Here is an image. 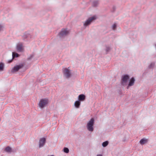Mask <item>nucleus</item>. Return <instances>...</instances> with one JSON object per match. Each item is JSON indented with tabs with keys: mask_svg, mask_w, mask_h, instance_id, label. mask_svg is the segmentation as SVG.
I'll return each instance as SVG.
<instances>
[{
	"mask_svg": "<svg viewBox=\"0 0 156 156\" xmlns=\"http://www.w3.org/2000/svg\"><path fill=\"white\" fill-rule=\"evenodd\" d=\"M94 119L93 118H91L90 121L87 123V127L88 130L90 131H92L93 130V125L94 124Z\"/></svg>",
	"mask_w": 156,
	"mask_h": 156,
	"instance_id": "f257e3e1",
	"label": "nucleus"
},
{
	"mask_svg": "<svg viewBox=\"0 0 156 156\" xmlns=\"http://www.w3.org/2000/svg\"><path fill=\"white\" fill-rule=\"evenodd\" d=\"M48 103V100L47 99H42L40 101L38 105L40 108H43Z\"/></svg>",
	"mask_w": 156,
	"mask_h": 156,
	"instance_id": "f03ea898",
	"label": "nucleus"
},
{
	"mask_svg": "<svg viewBox=\"0 0 156 156\" xmlns=\"http://www.w3.org/2000/svg\"><path fill=\"white\" fill-rule=\"evenodd\" d=\"M96 19V17L95 16L89 18L84 23V26H86L89 25L93 20H95Z\"/></svg>",
	"mask_w": 156,
	"mask_h": 156,
	"instance_id": "7ed1b4c3",
	"label": "nucleus"
},
{
	"mask_svg": "<svg viewBox=\"0 0 156 156\" xmlns=\"http://www.w3.org/2000/svg\"><path fill=\"white\" fill-rule=\"evenodd\" d=\"M23 65L22 64L16 66L13 68L11 70V71L12 73H14L15 72L18 71L20 69L23 68Z\"/></svg>",
	"mask_w": 156,
	"mask_h": 156,
	"instance_id": "20e7f679",
	"label": "nucleus"
},
{
	"mask_svg": "<svg viewBox=\"0 0 156 156\" xmlns=\"http://www.w3.org/2000/svg\"><path fill=\"white\" fill-rule=\"evenodd\" d=\"M64 75L67 78H69L71 76V73L69 70L65 68L63 71Z\"/></svg>",
	"mask_w": 156,
	"mask_h": 156,
	"instance_id": "39448f33",
	"label": "nucleus"
},
{
	"mask_svg": "<svg viewBox=\"0 0 156 156\" xmlns=\"http://www.w3.org/2000/svg\"><path fill=\"white\" fill-rule=\"evenodd\" d=\"M129 77L128 75H125L122 78V83L123 85L125 84L129 79Z\"/></svg>",
	"mask_w": 156,
	"mask_h": 156,
	"instance_id": "423d86ee",
	"label": "nucleus"
},
{
	"mask_svg": "<svg viewBox=\"0 0 156 156\" xmlns=\"http://www.w3.org/2000/svg\"><path fill=\"white\" fill-rule=\"evenodd\" d=\"M17 51L19 52H22L23 51V48L21 43L17 44L16 47Z\"/></svg>",
	"mask_w": 156,
	"mask_h": 156,
	"instance_id": "0eeeda50",
	"label": "nucleus"
},
{
	"mask_svg": "<svg viewBox=\"0 0 156 156\" xmlns=\"http://www.w3.org/2000/svg\"><path fill=\"white\" fill-rule=\"evenodd\" d=\"M69 32V31L63 29L62 31L59 33V35L60 37H62L66 35Z\"/></svg>",
	"mask_w": 156,
	"mask_h": 156,
	"instance_id": "6e6552de",
	"label": "nucleus"
},
{
	"mask_svg": "<svg viewBox=\"0 0 156 156\" xmlns=\"http://www.w3.org/2000/svg\"><path fill=\"white\" fill-rule=\"evenodd\" d=\"M46 139L44 138H41L39 140V147H42L45 142Z\"/></svg>",
	"mask_w": 156,
	"mask_h": 156,
	"instance_id": "1a4fd4ad",
	"label": "nucleus"
},
{
	"mask_svg": "<svg viewBox=\"0 0 156 156\" xmlns=\"http://www.w3.org/2000/svg\"><path fill=\"white\" fill-rule=\"evenodd\" d=\"M85 99V96L83 94L80 95L78 96V100L79 101H83Z\"/></svg>",
	"mask_w": 156,
	"mask_h": 156,
	"instance_id": "9d476101",
	"label": "nucleus"
},
{
	"mask_svg": "<svg viewBox=\"0 0 156 156\" xmlns=\"http://www.w3.org/2000/svg\"><path fill=\"white\" fill-rule=\"evenodd\" d=\"M147 140L145 138H143L140 141V144L141 145H143L147 142Z\"/></svg>",
	"mask_w": 156,
	"mask_h": 156,
	"instance_id": "9b49d317",
	"label": "nucleus"
},
{
	"mask_svg": "<svg viewBox=\"0 0 156 156\" xmlns=\"http://www.w3.org/2000/svg\"><path fill=\"white\" fill-rule=\"evenodd\" d=\"M134 81H135V80H134V78L132 77L129 81L128 86H133L134 84Z\"/></svg>",
	"mask_w": 156,
	"mask_h": 156,
	"instance_id": "f8f14e48",
	"label": "nucleus"
},
{
	"mask_svg": "<svg viewBox=\"0 0 156 156\" xmlns=\"http://www.w3.org/2000/svg\"><path fill=\"white\" fill-rule=\"evenodd\" d=\"M74 105L76 108H79L80 105V102L79 101H77L75 102Z\"/></svg>",
	"mask_w": 156,
	"mask_h": 156,
	"instance_id": "ddd939ff",
	"label": "nucleus"
},
{
	"mask_svg": "<svg viewBox=\"0 0 156 156\" xmlns=\"http://www.w3.org/2000/svg\"><path fill=\"white\" fill-rule=\"evenodd\" d=\"M5 151L7 152H10L12 151V149L10 147H7L5 148Z\"/></svg>",
	"mask_w": 156,
	"mask_h": 156,
	"instance_id": "4468645a",
	"label": "nucleus"
},
{
	"mask_svg": "<svg viewBox=\"0 0 156 156\" xmlns=\"http://www.w3.org/2000/svg\"><path fill=\"white\" fill-rule=\"evenodd\" d=\"M12 56L13 58H14L15 57H17L19 56V55L17 53H16L15 52H13L12 53Z\"/></svg>",
	"mask_w": 156,
	"mask_h": 156,
	"instance_id": "2eb2a0df",
	"label": "nucleus"
},
{
	"mask_svg": "<svg viewBox=\"0 0 156 156\" xmlns=\"http://www.w3.org/2000/svg\"><path fill=\"white\" fill-rule=\"evenodd\" d=\"M4 67V64L2 62L0 63V71H2L3 70Z\"/></svg>",
	"mask_w": 156,
	"mask_h": 156,
	"instance_id": "dca6fc26",
	"label": "nucleus"
},
{
	"mask_svg": "<svg viewBox=\"0 0 156 156\" xmlns=\"http://www.w3.org/2000/svg\"><path fill=\"white\" fill-rule=\"evenodd\" d=\"M108 141H105L102 143V145L103 147H105L108 145Z\"/></svg>",
	"mask_w": 156,
	"mask_h": 156,
	"instance_id": "f3484780",
	"label": "nucleus"
},
{
	"mask_svg": "<svg viewBox=\"0 0 156 156\" xmlns=\"http://www.w3.org/2000/svg\"><path fill=\"white\" fill-rule=\"evenodd\" d=\"M64 151L65 152L67 153L69 152V150L68 148L65 147L64 148Z\"/></svg>",
	"mask_w": 156,
	"mask_h": 156,
	"instance_id": "a211bd4d",
	"label": "nucleus"
},
{
	"mask_svg": "<svg viewBox=\"0 0 156 156\" xmlns=\"http://www.w3.org/2000/svg\"><path fill=\"white\" fill-rule=\"evenodd\" d=\"M116 27V25L115 24H114L112 26V29L113 30H114Z\"/></svg>",
	"mask_w": 156,
	"mask_h": 156,
	"instance_id": "6ab92c4d",
	"label": "nucleus"
},
{
	"mask_svg": "<svg viewBox=\"0 0 156 156\" xmlns=\"http://www.w3.org/2000/svg\"><path fill=\"white\" fill-rule=\"evenodd\" d=\"M3 27L1 25H0V31L2 29Z\"/></svg>",
	"mask_w": 156,
	"mask_h": 156,
	"instance_id": "aec40b11",
	"label": "nucleus"
},
{
	"mask_svg": "<svg viewBox=\"0 0 156 156\" xmlns=\"http://www.w3.org/2000/svg\"><path fill=\"white\" fill-rule=\"evenodd\" d=\"M110 49V48H107V49H106V51H108V50Z\"/></svg>",
	"mask_w": 156,
	"mask_h": 156,
	"instance_id": "412c9836",
	"label": "nucleus"
},
{
	"mask_svg": "<svg viewBox=\"0 0 156 156\" xmlns=\"http://www.w3.org/2000/svg\"><path fill=\"white\" fill-rule=\"evenodd\" d=\"M97 156H102V155L101 154H99V155H97Z\"/></svg>",
	"mask_w": 156,
	"mask_h": 156,
	"instance_id": "4be33fe9",
	"label": "nucleus"
},
{
	"mask_svg": "<svg viewBox=\"0 0 156 156\" xmlns=\"http://www.w3.org/2000/svg\"><path fill=\"white\" fill-rule=\"evenodd\" d=\"M11 62V61L10 62Z\"/></svg>",
	"mask_w": 156,
	"mask_h": 156,
	"instance_id": "5701e85b",
	"label": "nucleus"
}]
</instances>
